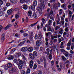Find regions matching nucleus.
Here are the masks:
<instances>
[{
    "label": "nucleus",
    "instance_id": "nucleus-23",
    "mask_svg": "<svg viewBox=\"0 0 74 74\" xmlns=\"http://www.w3.org/2000/svg\"><path fill=\"white\" fill-rule=\"evenodd\" d=\"M12 66V64H11L10 63H8L7 64V66L8 68H10V67H11Z\"/></svg>",
    "mask_w": 74,
    "mask_h": 74
},
{
    "label": "nucleus",
    "instance_id": "nucleus-5",
    "mask_svg": "<svg viewBox=\"0 0 74 74\" xmlns=\"http://www.w3.org/2000/svg\"><path fill=\"white\" fill-rule=\"evenodd\" d=\"M13 11H14L13 9H11L8 10L7 13L8 14V15H11V14H12V13Z\"/></svg>",
    "mask_w": 74,
    "mask_h": 74
},
{
    "label": "nucleus",
    "instance_id": "nucleus-42",
    "mask_svg": "<svg viewBox=\"0 0 74 74\" xmlns=\"http://www.w3.org/2000/svg\"><path fill=\"white\" fill-rule=\"evenodd\" d=\"M3 67L4 69H5V70H7L8 69V66H4Z\"/></svg>",
    "mask_w": 74,
    "mask_h": 74
},
{
    "label": "nucleus",
    "instance_id": "nucleus-13",
    "mask_svg": "<svg viewBox=\"0 0 74 74\" xmlns=\"http://www.w3.org/2000/svg\"><path fill=\"white\" fill-rule=\"evenodd\" d=\"M15 11H17V13L18 14H19V15H20L21 12L20 11H19V9L18 8H16L15 10H14Z\"/></svg>",
    "mask_w": 74,
    "mask_h": 74
},
{
    "label": "nucleus",
    "instance_id": "nucleus-20",
    "mask_svg": "<svg viewBox=\"0 0 74 74\" xmlns=\"http://www.w3.org/2000/svg\"><path fill=\"white\" fill-rule=\"evenodd\" d=\"M23 8L25 10L27 9V5H26L24 4L23 5Z\"/></svg>",
    "mask_w": 74,
    "mask_h": 74
},
{
    "label": "nucleus",
    "instance_id": "nucleus-16",
    "mask_svg": "<svg viewBox=\"0 0 74 74\" xmlns=\"http://www.w3.org/2000/svg\"><path fill=\"white\" fill-rule=\"evenodd\" d=\"M11 27V25L9 24L6 26L4 28V30H7V29L9 28V27Z\"/></svg>",
    "mask_w": 74,
    "mask_h": 74
},
{
    "label": "nucleus",
    "instance_id": "nucleus-12",
    "mask_svg": "<svg viewBox=\"0 0 74 74\" xmlns=\"http://www.w3.org/2000/svg\"><path fill=\"white\" fill-rule=\"evenodd\" d=\"M59 34H62L63 33V28H61L60 29H59Z\"/></svg>",
    "mask_w": 74,
    "mask_h": 74
},
{
    "label": "nucleus",
    "instance_id": "nucleus-40",
    "mask_svg": "<svg viewBox=\"0 0 74 74\" xmlns=\"http://www.w3.org/2000/svg\"><path fill=\"white\" fill-rule=\"evenodd\" d=\"M62 59L63 60L65 61L67 60V59L64 57V56H62Z\"/></svg>",
    "mask_w": 74,
    "mask_h": 74
},
{
    "label": "nucleus",
    "instance_id": "nucleus-7",
    "mask_svg": "<svg viewBox=\"0 0 74 74\" xmlns=\"http://www.w3.org/2000/svg\"><path fill=\"white\" fill-rule=\"evenodd\" d=\"M41 44V40H37L36 42V46H40Z\"/></svg>",
    "mask_w": 74,
    "mask_h": 74
},
{
    "label": "nucleus",
    "instance_id": "nucleus-28",
    "mask_svg": "<svg viewBox=\"0 0 74 74\" xmlns=\"http://www.w3.org/2000/svg\"><path fill=\"white\" fill-rule=\"evenodd\" d=\"M34 5H35V6H36L37 5V1L35 0L34 1L33 3Z\"/></svg>",
    "mask_w": 74,
    "mask_h": 74
},
{
    "label": "nucleus",
    "instance_id": "nucleus-64",
    "mask_svg": "<svg viewBox=\"0 0 74 74\" xmlns=\"http://www.w3.org/2000/svg\"><path fill=\"white\" fill-rule=\"evenodd\" d=\"M71 46V43H68L67 45V46L70 47Z\"/></svg>",
    "mask_w": 74,
    "mask_h": 74
},
{
    "label": "nucleus",
    "instance_id": "nucleus-36",
    "mask_svg": "<svg viewBox=\"0 0 74 74\" xmlns=\"http://www.w3.org/2000/svg\"><path fill=\"white\" fill-rule=\"evenodd\" d=\"M62 14V9H60L59 12V15H61Z\"/></svg>",
    "mask_w": 74,
    "mask_h": 74
},
{
    "label": "nucleus",
    "instance_id": "nucleus-32",
    "mask_svg": "<svg viewBox=\"0 0 74 74\" xmlns=\"http://www.w3.org/2000/svg\"><path fill=\"white\" fill-rule=\"evenodd\" d=\"M22 57L23 58V59L24 60H26V59H27V58H26V57H25V56L24 55H22Z\"/></svg>",
    "mask_w": 74,
    "mask_h": 74
},
{
    "label": "nucleus",
    "instance_id": "nucleus-22",
    "mask_svg": "<svg viewBox=\"0 0 74 74\" xmlns=\"http://www.w3.org/2000/svg\"><path fill=\"white\" fill-rule=\"evenodd\" d=\"M39 46H36L34 47V49L35 51H37V50H38L39 49Z\"/></svg>",
    "mask_w": 74,
    "mask_h": 74
},
{
    "label": "nucleus",
    "instance_id": "nucleus-50",
    "mask_svg": "<svg viewBox=\"0 0 74 74\" xmlns=\"http://www.w3.org/2000/svg\"><path fill=\"white\" fill-rule=\"evenodd\" d=\"M35 40H37L38 38V36L37 37V34H36L35 35L34 37Z\"/></svg>",
    "mask_w": 74,
    "mask_h": 74
},
{
    "label": "nucleus",
    "instance_id": "nucleus-17",
    "mask_svg": "<svg viewBox=\"0 0 74 74\" xmlns=\"http://www.w3.org/2000/svg\"><path fill=\"white\" fill-rule=\"evenodd\" d=\"M25 41H23L21 42L19 45H18V47H20V46H22L25 43Z\"/></svg>",
    "mask_w": 74,
    "mask_h": 74
},
{
    "label": "nucleus",
    "instance_id": "nucleus-25",
    "mask_svg": "<svg viewBox=\"0 0 74 74\" xmlns=\"http://www.w3.org/2000/svg\"><path fill=\"white\" fill-rule=\"evenodd\" d=\"M38 21L37 22L35 23L31 24V25H30V26H31V27H33L34 26H36V25L37 24V23H38Z\"/></svg>",
    "mask_w": 74,
    "mask_h": 74
},
{
    "label": "nucleus",
    "instance_id": "nucleus-30",
    "mask_svg": "<svg viewBox=\"0 0 74 74\" xmlns=\"http://www.w3.org/2000/svg\"><path fill=\"white\" fill-rule=\"evenodd\" d=\"M51 32H48L47 33H46V35L47 36V37H48L49 35H51Z\"/></svg>",
    "mask_w": 74,
    "mask_h": 74
},
{
    "label": "nucleus",
    "instance_id": "nucleus-60",
    "mask_svg": "<svg viewBox=\"0 0 74 74\" xmlns=\"http://www.w3.org/2000/svg\"><path fill=\"white\" fill-rule=\"evenodd\" d=\"M3 4V2L2 0H0V5H1Z\"/></svg>",
    "mask_w": 74,
    "mask_h": 74
},
{
    "label": "nucleus",
    "instance_id": "nucleus-61",
    "mask_svg": "<svg viewBox=\"0 0 74 74\" xmlns=\"http://www.w3.org/2000/svg\"><path fill=\"white\" fill-rule=\"evenodd\" d=\"M57 18H58V21H60V18H60L59 15H58V14H57Z\"/></svg>",
    "mask_w": 74,
    "mask_h": 74
},
{
    "label": "nucleus",
    "instance_id": "nucleus-39",
    "mask_svg": "<svg viewBox=\"0 0 74 74\" xmlns=\"http://www.w3.org/2000/svg\"><path fill=\"white\" fill-rule=\"evenodd\" d=\"M51 66H53L54 65V64L55 63V62L53 61H52L51 62Z\"/></svg>",
    "mask_w": 74,
    "mask_h": 74
},
{
    "label": "nucleus",
    "instance_id": "nucleus-53",
    "mask_svg": "<svg viewBox=\"0 0 74 74\" xmlns=\"http://www.w3.org/2000/svg\"><path fill=\"white\" fill-rule=\"evenodd\" d=\"M38 74H42V71L41 70H39L38 71Z\"/></svg>",
    "mask_w": 74,
    "mask_h": 74
},
{
    "label": "nucleus",
    "instance_id": "nucleus-8",
    "mask_svg": "<svg viewBox=\"0 0 74 74\" xmlns=\"http://www.w3.org/2000/svg\"><path fill=\"white\" fill-rule=\"evenodd\" d=\"M29 37L30 39H32L33 38V32H31L29 33Z\"/></svg>",
    "mask_w": 74,
    "mask_h": 74
},
{
    "label": "nucleus",
    "instance_id": "nucleus-26",
    "mask_svg": "<svg viewBox=\"0 0 74 74\" xmlns=\"http://www.w3.org/2000/svg\"><path fill=\"white\" fill-rule=\"evenodd\" d=\"M33 54L35 57L37 56V53L36 51H34Z\"/></svg>",
    "mask_w": 74,
    "mask_h": 74
},
{
    "label": "nucleus",
    "instance_id": "nucleus-24",
    "mask_svg": "<svg viewBox=\"0 0 74 74\" xmlns=\"http://www.w3.org/2000/svg\"><path fill=\"white\" fill-rule=\"evenodd\" d=\"M35 5H32L31 6V9L33 11H34L35 10Z\"/></svg>",
    "mask_w": 74,
    "mask_h": 74
},
{
    "label": "nucleus",
    "instance_id": "nucleus-1",
    "mask_svg": "<svg viewBox=\"0 0 74 74\" xmlns=\"http://www.w3.org/2000/svg\"><path fill=\"white\" fill-rule=\"evenodd\" d=\"M18 62H19V64H17L19 69L20 70L22 69V66L23 65V62L22 61V60H21V59H18Z\"/></svg>",
    "mask_w": 74,
    "mask_h": 74
},
{
    "label": "nucleus",
    "instance_id": "nucleus-47",
    "mask_svg": "<svg viewBox=\"0 0 74 74\" xmlns=\"http://www.w3.org/2000/svg\"><path fill=\"white\" fill-rule=\"evenodd\" d=\"M21 74H25V71L24 70L21 71Z\"/></svg>",
    "mask_w": 74,
    "mask_h": 74
},
{
    "label": "nucleus",
    "instance_id": "nucleus-21",
    "mask_svg": "<svg viewBox=\"0 0 74 74\" xmlns=\"http://www.w3.org/2000/svg\"><path fill=\"white\" fill-rule=\"evenodd\" d=\"M11 2L13 4H16L17 1L16 0H10Z\"/></svg>",
    "mask_w": 74,
    "mask_h": 74
},
{
    "label": "nucleus",
    "instance_id": "nucleus-11",
    "mask_svg": "<svg viewBox=\"0 0 74 74\" xmlns=\"http://www.w3.org/2000/svg\"><path fill=\"white\" fill-rule=\"evenodd\" d=\"M38 38L39 40H41L42 38V35H41V32H39L38 36Z\"/></svg>",
    "mask_w": 74,
    "mask_h": 74
},
{
    "label": "nucleus",
    "instance_id": "nucleus-33",
    "mask_svg": "<svg viewBox=\"0 0 74 74\" xmlns=\"http://www.w3.org/2000/svg\"><path fill=\"white\" fill-rule=\"evenodd\" d=\"M64 30L66 32H69V28L68 27L65 28Z\"/></svg>",
    "mask_w": 74,
    "mask_h": 74
},
{
    "label": "nucleus",
    "instance_id": "nucleus-15",
    "mask_svg": "<svg viewBox=\"0 0 74 74\" xmlns=\"http://www.w3.org/2000/svg\"><path fill=\"white\" fill-rule=\"evenodd\" d=\"M32 12L31 10H29L28 12L27 15L31 17L32 16Z\"/></svg>",
    "mask_w": 74,
    "mask_h": 74
},
{
    "label": "nucleus",
    "instance_id": "nucleus-14",
    "mask_svg": "<svg viewBox=\"0 0 74 74\" xmlns=\"http://www.w3.org/2000/svg\"><path fill=\"white\" fill-rule=\"evenodd\" d=\"M28 51L29 52H32L33 51V48L32 47H29L28 49Z\"/></svg>",
    "mask_w": 74,
    "mask_h": 74
},
{
    "label": "nucleus",
    "instance_id": "nucleus-37",
    "mask_svg": "<svg viewBox=\"0 0 74 74\" xmlns=\"http://www.w3.org/2000/svg\"><path fill=\"white\" fill-rule=\"evenodd\" d=\"M30 73V69H28L26 71L27 74H29Z\"/></svg>",
    "mask_w": 74,
    "mask_h": 74
},
{
    "label": "nucleus",
    "instance_id": "nucleus-44",
    "mask_svg": "<svg viewBox=\"0 0 74 74\" xmlns=\"http://www.w3.org/2000/svg\"><path fill=\"white\" fill-rule=\"evenodd\" d=\"M28 36V34L27 33H24L23 34V37H26V36Z\"/></svg>",
    "mask_w": 74,
    "mask_h": 74
},
{
    "label": "nucleus",
    "instance_id": "nucleus-41",
    "mask_svg": "<svg viewBox=\"0 0 74 74\" xmlns=\"http://www.w3.org/2000/svg\"><path fill=\"white\" fill-rule=\"evenodd\" d=\"M48 24L50 25V26L51 25V23H52V20H49V22L48 23Z\"/></svg>",
    "mask_w": 74,
    "mask_h": 74
},
{
    "label": "nucleus",
    "instance_id": "nucleus-56",
    "mask_svg": "<svg viewBox=\"0 0 74 74\" xmlns=\"http://www.w3.org/2000/svg\"><path fill=\"white\" fill-rule=\"evenodd\" d=\"M37 66L36 64H35L34 65L33 69H36L37 68Z\"/></svg>",
    "mask_w": 74,
    "mask_h": 74
},
{
    "label": "nucleus",
    "instance_id": "nucleus-29",
    "mask_svg": "<svg viewBox=\"0 0 74 74\" xmlns=\"http://www.w3.org/2000/svg\"><path fill=\"white\" fill-rule=\"evenodd\" d=\"M11 71H12V72H15L16 70L14 68H13L11 69Z\"/></svg>",
    "mask_w": 74,
    "mask_h": 74
},
{
    "label": "nucleus",
    "instance_id": "nucleus-48",
    "mask_svg": "<svg viewBox=\"0 0 74 74\" xmlns=\"http://www.w3.org/2000/svg\"><path fill=\"white\" fill-rule=\"evenodd\" d=\"M43 25H44V23L42 22L40 26V27L41 29H42V27H43Z\"/></svg>",
    "mask_w": 74,
    "mask_h": 74
},
{
    "label": "nucleus",
    "instance_id": "nucleus-46",
    "mask_svg": "<svg viewBox=\"0 0 74 74\" xmlns=\"http://www.w3.org/2000/svg\"><path fill=\"white\" fill-rule=\"evenodd\" d=\"M44 66L45 69H46V68H47V63H46V61H45L44 62Z\"/></svg>",
    "mask_w": 74,
    "mask_h": 74
},
{
    "label": "nucleus",
    "instance_id": "nucleus-31",
    "mask_svg": "<svg viewBox=\"0 0 74 74\" xmlns=\"http://www.w3.org/2000/svg\"><path fill=\"white\" fill-rule=\"evenodd\" d=\"M49 58L50 60H51L52 59V56L51 54L49 55Z\"/></svg>",
    "mask_w": 74,
    "mask_h": 74
},
{
    "label": "nucleus",
    "instance_id": "nucleus-9",
    "mask_svg": "<svg viewBox=\"0 0 74 74\" xmlns=\"http://www.w3.org/2000/svg\"><path fill=\"white\" fill-rule=\"evenodd\" d=\"M29 57L31 59H34L35 58V56L32 53H31L29 54Z\"/></svg>",
    "mask_w": 74,
    "mask_h": 74
},
{
    "label": "nucleus",
    "instance_id": "nucleus-18",
    "mask_svg": "<svg viewBox=\"0 0 74 74\" xmlns=\"http://www.w3.org/2000/svg\"><path fill=\"white\" fill-rule=\"evenodd\" d=\"M14 63H16V64H19V63L18 62V60H17L15 59H14Z\"/></svg>",
    "mask_w": 74,
    "mask_h": 74
},
{
    "label": "nucleus",
    "instance_id": "nucleus-34",
    "mask_svg": "<svg viewBox=\"0 0 74 74\" xmlns=\"http://www.w3.org/2000/svg\"><path fill=\"white\" fill-rule=\"evenodd\" d=\"M60 28V27H58V26H56L55 27V30H58Z\"/></svg>",
    "mask_w": 74,
    "mask_h": 74
},
{
    "label": "nucleus",
    "instance_id": "nucleus-59",
    "mask_svg": "<svg viewBox=\"0 0 74 74\" xmlns=\"http://www.w3.org/2000/svg\"><path fill=\"white\" fill-rule=\"evenodd\" d=\"M38 10L39 11V13H41V12H42V10H41V9L40 8L39 9H38Z\"/></svg>",
    "mask_w": 74,
    "mask_h": 74
},
{
    "label": "nucleus",
    "instance_id": "nucleus-10",
    "mask_svg": "<svg viewBox=\"0 0 74 74\" xmlns=\"http://www.w3.org/2000/svg\"><path fill=\"white\" fill-rule=\"evenodd\" d=\"M33 60H31L30 61L29 64V66L30 68H32L33 67Z\"/></svg>",
    "mask_w": 74,
    "mask_h": 74
},
{
    "label": "nucleus",
    "instance_id": "nucleus-3",
    "mask_svg": "<svg viewBox=\"0 0 74 74\" xmlns=\"http://www.w3.org/2000/svg\"><path fill=\"white\" fill-rule=\"evenodd\" d=\"M40 62H43L44 60V62L45 61H46V59H45V58L44 57H41L40 58Z\"/></svg>",
    "mask_w": 74,
    "mask_h": 74
},
{
    "label": "nucleus",
    "instance_id": "nucleus-54",
    "mask_svg": "<svg viewBox=\"0 0 74 74\" xmlns=\"http://www.w3.org/2000/svg\"><path fill=\"white\" fill-rule=\"evenodd\" d=\"M53 48L51 49L50 50V54H52V52H53L52 51H53Z\"/></svg>",
    "mask_w": 74,
    "mask_h": 74
},
{
    "label": "nucleus",
    "instance_id": "nucleus-27",
    "mask_svg": "<svg viewBox=\"0 0 74 74\" xmlns=\"http://www.w3.org/2000/svg\"><path fill=\"white\" fill-rule=\"evenodd\" d=\"M61 7L62 8H63L64 10H67V8H66V7L63 4L62 5Z\"/></svg>",
    "mask_w": 74,
    "mask_h": 74
},
{
    "label": "nucleus",
    "instance_id": "nucleus-51",
    "mask_svg": "<svg viewBox=\"0 0 74 74\" xmlns=\"http://www.w3.org/2000/svg\"><path fill=\"white\" fill-rule=\"evenodd\" d=\"M10 3H6V5L7 7H8L9 6H10Z\"/></svg>",
    "mask_w": 74,
    "mask_h": 74
},
{
    "label": "nucleus",
    "instance_id": "nucleus-57",
    "mask_svg": "<svg viewBox=\"0 0 74 74\" xmlns=\"http://www.w3.org/2000/svg\"><path fill=\"white\" fill-rule=\"evenodd\" d=\"M61 52H66V51L65 50L62 49L60 50Z\"/></svg>",
    "mask_w": 74,
    "mask_h": 74
},
{
    "label": "nucleus",
    "instance_id": "nucleus-55",
    "mask_svg": "<svg viewBox=\"0 0 74 74\" xmlns=\"http://www.w3.org/2000/svg\"><path fill=\"white\" fill-rule=\"evenodd\" d=\"M60 39H60L59 40V41H60V42H61L62 41H64V38H63V37H61L60 38Z\"/></svg>",
    "mask_w": 74,
    "mask_h": 74
},
{
    "label": "nucleus",
    "instance_id": "nucleus-6",
    "mask_svg": "<svg viewBox=\"0 0 74 74\" xmlns=\"http://www.w3.org/2000/svg\"><path fill=\"white\" fill-rule=\"evenodd\" d=\"M27 47H22L21 49V51L22 52H26V51H27Z\"/></svg>",
    "mask_w": 74,
    "mask_h": 74
},
{
    "label": "nucleus",
    "instance_id": "nucleus-19",
    "mask_svg": "<svg viewBox=\"0 0 74 74\" xmlns=\"http://www.w3.org/2000/svg\"><path fill=\"white\" fill-rule=\"evenodd\" d=\"M13 58H14V57L11 55L9 56L7 58L8 60H11V59H12Z\"/></svg>",
    "mask_w": 74,
    "mask_h": 74
},
{
    "label": "nucleus",
    "instance_id": "nucleus-63",
    "mask_svg": "<svg viewBox=\"0 0 74 74\" xmlns=\"http://www.w3.org/2000/svg\"><path fill=\"white\" fill-rule=\"evenodd\" d=\"M6 10H7V8L4 7L3 8V11H5Z\"/></svg>",
    "mask_w": 74,
    "mask_h": 74
},
{
    "label": "nucleus",
    "instance_id": "nucleus-4",
    "mask_svg": "<svg viewBox=\"0 0 74 74\" xmlns=\"http://www.w3.org/2000/svg\"><path fill=\"white\" fill-rule=\"evenodd\" d=\"M5 34H2L1 35V40L2 42H3V41H4V40H5Z\"/></svg>",
    "mask_w": 74,
    "mask_h": 74
},
{
    "label": "nucleus",
    "instance_id": "nucleus-62",
    "mask_svg": "<svg viewBox=\"0 0 74 74\" xmlns=\"http://www.w3.org/2000/svg\"><path fill=\"white\" fill-rule=\"evenodd\" d=\"M41 20L42 22H43V23H44V22H45V19L44 18H42Z\"/></svg>",
    "mask_w": 74,
    "mask_h": 74
},
{
    "label": "nucleus",
    "instance_id": "nucleus-52",
    "mask_svg": "<svg viewBox=\"0 0 74 74\" xmlns=\"http://www.w3.org/2000/svg\"><path fill=\"white\" fill-rule=\"evenodd\" d=\"M4 14V12H0V16H2Z\"/></svg>",
    "mask_w": 74,
    "mask_h": 74
},
{
    "label": "nucleus",
    "instance_id": "nucleus-2",
    "mask_svg": "<svg viewBox=\"0 0 74 74\" xmlns=\"http://www.w3.org/2000/svg\"><path fill=\"white\" fill-rule=\"evenodd\" d=\"M47 30L49 32H51H51H54V29L53 28H51V27L50 26H49L48 27H47Z\"/></svg>",
    "mask_w": 74,
    "mask_h": 74
},
{
    "label": "nucleus",
    "instance_id": "nucleus-45",
    "mask_svg": "<svg viewBox=\"0 0 74 74\" xmlns=\"http://www.w3.org/2000/svg\"><path fill=\"white\" fill-rule=\"evenodd\" d=\"M16 55L18 56V57H19V56H21V53H16Z\"/></svg>",
    "mask_w": 74,
    "mask_h": 74
},
{
    "label": "nucleus",
    "instance_id": "nucleus-49",
    "mask_svg": "<svg viewBox=\"0 0 74 74\" xmlns=\"http://www.w3.org/2000/svg\"><path fill=\"white\" fill-rule=\"evenodd\" d=\"M19 36V34H17V33H16L15 34V35H14V37H18Z\"/></svg>",
    "mask_w": 74,
    "mask_h": 74
},
{
    "label": "nucleus",
    "instance_id": "nucleus-35",
    "mask_svg": "<svg viewBox=\"0 0 74 74\" xmlns=\"http://www.w3.org/2000/svg\"><path fill=\"white\" fill-rule=\"evenodd\" d=\"M32 17H34V18H37V16L36 14L34 13L33 15L32 16Z\"/></svg>",
    "mask_w": 74,
    "mask_h": 74
},
{
    "label": "nucleus",
    "instance_id": "nucleus-43",
    "mask_svg": "<svg viewBox=\"0 0 74 74\" xmlns=\"http://www.w3.org/2000/svg\"><path fill=\"white\" fill-rule=\"evenodd\" d=\"M46 51L47 52H48V55L49 54V51H50V49H49V48H48L46 49Z\"/></svg>",
    "mask_w": 74,
    "mask_h": 74
},
{
    "label": "nucleus",
    "instance_id": "nucleus-38",
    "mask_svg": "<svg viewBox=\"0 0 74 74\" xmlns=\"http://www.w3.org/2000/svg\"><path fill=\"white\" fill-rule=\"evenodd\" d=\"M19 16L17 14H16L15 15V18L16 19H17L18 18H19Z\"/></svg>",
    "mask_w": 74,
    "mask_h": 74
},
{
    "label": "nucleus",
    "instance_id": "nucleus-58",
    "mask_svg": "<svg viewBox=\"0 0 74 74\" xmlns=\"http://www.w3.org/2000/svg\"><path fill=\"white\" fill-rule=\"evenodd\" d=\"M40 51H42H42H44V48H43L42 47H41L40 48Z\"/></svg>",
    "mask_w": 74,
    "mask_h": 74
}]
</instances>
